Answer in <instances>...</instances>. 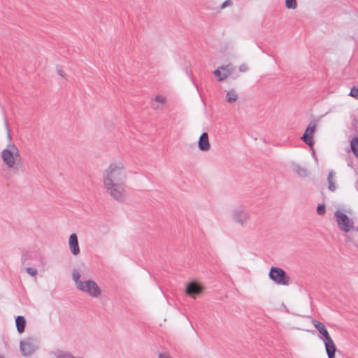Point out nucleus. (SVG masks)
Segmentation results:
<instances>
[{
  "mask_svg": "<svg viewBox=\"0 0 358 358\" xmlns=\"http://www.w3.org/2000/svg\"><path fill=\"white\" fill-rule=\"evenodd\" d=\"M127 178L126 169L121 162L112 163L103 171V186L107 194L118 203L127 200Z\"/></svg>",
  "mask_w": 358,
  "mask_h": 358,
  "instance_id": "1",
  "label": "nucleus"
},
{
  "mask_svg": "<svg viewBox=\"0 0 358 358\" xmlns=\"http://www.w3.org/2000/svg\"><path fill=\"white\" fill-rule=\"evenodd\" d=\"M80 274L77 269H73L72 271V278L76 284L78 289L87 293L90 296L97 298L101 295V290L92 280L82 281L80 279Z\"/></svg>",
  "mask_w": 358,
  "mask_h": 358,
  "instance_id": "2",
  "label": "nucleus"
},
{
  "mask_svg": "<svg viewBox=\"0 0 358 358\" xmlns=\"http://www.w3.org/2000/svg\"><path fill=\"white\" fill-rule=\"evenodd\" d=\"M314 327L324 338V346L329 358H334L336 347L324 324L316 320L312 321Z\"/></svg>",
  "mask_w": 358,
  "mask_h": 358,
  "instance_id": "3",
  "label": "nucleus"
},
{
  "mask_svg": "<svg viewBox=\"0 0 358 358\" xmlns=\"http://www.w3.org/2000/svg\"><path fill=\"white\" fill-rule=\"evenodd\" d=\"M39 348V341L33 337H28L22 340L20 343V349L22 355L30 356Z\"/></svg>",
  "mask_w": 358,
  "mask_h": 358,
  "instance_id": "4",
  "label": "nucleus"
},
{
  "mask_svg": "<svg viewBox=\"0 0 358 358\" xmlns=\"http://www.w3.org/2000/svg\"><path fill=\"white\" fill-rule=\"evenodd\" d=\"M268 277L278 285H288L289 284V277L287 275L286 272L280 267H271L268 273Z\"/></svg>",
  "mask_w": 358,
  "mask_h": 358,
  "instance_id": "5",
  "label": "nucleus"
},
{
  "mask_svg": "<svg viewBox=\"0 0 358 358\" xmlns=\"http://www.w3.org/2000/svg\"><path fill=\"white\" fill-rule=\"evenodd\" d=\"M232 220L241 227L245 226L250 220V213L243 207L234 208L231 213Z\"/></svg>",
  "mask_w": 358,
  "mask_h": 358,
  "instance_id": "6",
  "label": "nucleus"
},
{
  "mask_svg": "<svg viewBox=\"0 0 358 358\" xmlns=\"http://www.w3.org/2000/svg\"><path fill=\"white\" fill-rule=\"evenodd\" d=\"M337 224L339 227V229L344 231L348 232L351 229V228H354V222L352 219H350L348 215L345 213H342L340 210L336 211L334 214Z\"/></svg>",
  "mask_w": 358,
  "mask_h": 358,
  "instance_id": "7",
  "label": "nucleus"
},
{
  "mask_svg": "<svg viewBox=\"0 0 358 358\" xmlns=\"http://www.w3.org/2000/svg\"><path fill=\"white\" fill-rule=\"evenodd\" d=\"M3 169L8 172L15 173L22 166L21 158H2Z\"/></svg>",
  "mask_w": 358,
  "mask_h": 358,
  "instance_id": "8",
  "label": "nucleus"
},
{
  "mask_svg": "<svg viewBox=\"0 0 358 358\" xmlns=\"http://www.w3.org/2000/svg\"><path fill=\"white\" fill-rule=\"evenodd\" d=\"M234 67L231 64L221 65L213 71L214 76L217 78V81H223L233 73Z\"/></svg>",
  "mask_w": 358,
  "mask_h": 358,
  "instance_id": "9",
  "label": "nucleus"
},
{
  "mask_svg": "<svg viewBox=\"0 0 358 358\" xmlns=\"http://www.w3.org/2000/svg\"><path fill=\"white\" fill-rule=\"evenodd\" d=\"M316 126L317 124L315 122H310L301 138L302 140L310 147L313 145V137L316 129Z\"/></svg>",
  "mask_w": 358,
  "mask_h": 358,
  "instance_id": "10",
  "label": "nucleus"
},
{
  "mask_svg": "<svg viewBox=\"0 0 358 358\" xmlns=\"http://www.w3.org/2000/svg\"><path fill=\"white\" fill-rule=\"evenodd\" d=\"M291 169L294 173H295L299 177L301 178H306L310 174V172L307 169V167L296 162H292Z\"/></svg>",
  "mask_w": 358,
  "mask_h": 358,
  "instance_id": "11",
  "label": "nucleus"
},
{
  "mask_svg": "<svg viewBox=\"0 0 358 358\" xmlns=\"http://www.w3.org/2000/svg\"><path fill=\"white\" fill-rule=\"evenodd\" d=\"M69 245L71 252L73 255H78L80 252L78 239L76 234H72L69 238Z\"/></svg>",
  "mask_w": 358,
  "mask_h": 358,
  "instance_id": "12",
  "label": "nucleus"
},
{
  "mask_svg": "<svg viewBox=\"0 0 358 358\" xmlns=\"http://www.w3.org/2000/svg\"><path fill=\"white\" fill-rule=\"evenodd\" d=\"M202 291L203 287L199 283L192 281L187 285L185 292L191 296H194L200 294Z\"/></svg>",
  "mask_w": 358,
  "mask_h": 358,
  "instance_id": "13",
  "label": "nucleus"
},
{
  "mask_svg": "<svg viewBox=\"0 0 358 358\" xmlns=\"http://www.w3.org/2000/svg\"><path fill=\"white\" fill-rule=\"evenodd\" d=\"M18 149L14 145H8L2 150L1 157H19Z\"/></svg>",
  "mask_w": 358,
  "mask_h": 358,
  "instance_id": "14",
  "label": "nucleus"
},
{
  "mask_svg": "<svg viewBox=\"0 0 358 358\" xmlns=\"http://www.w3.org/2000/svg\"><path fill=\"white\" fill-rule=\"evenodd\" d=\"M199 148L200 150L206 151L209 150L210 143L208 141V136L207 133H203L199 140Z\"/></svg>",
  "mask_w": 358,
  "mask_h": 358,
  "instance_id": "15",
  "label": "nucleus"
},
{
  "mask_svg": "<svg viewBox=\"0 0 358 358\" xmlns=\"http://www.w3.org/2000/svg\"><path fill=\"white\" fill-rule=\"evenodd\" d=\"M15 324L17 331L22 334L24 331L26 320L23 316H17L15 319Z\"/></svg>",
  "mask_w": 358,
  "mask_h": 358,
  "instance_id": "16",
  "label": "nucleus"
},
{
  "mask_svg": "<svg viewBox=\"0 0 358 358\" xmlns=\"http://www.w3.org/2000/svg\"><path fill=\"white\" fill-rule=\"evenodd\" d=\"M238 99V94L236 90H230L227 91L226 94V101L229 103H232L235 102Z\"/></svg>",
  "mask_w": 358,
  "mask_h": 358,
  "instance_id": "17",
  "label": "nucleus"
},
{
  "mask_svg": "<svg viewBox=\"0 0 358 358\" xmlns=\"http://www.w3.org/2000/svg\"><path fill=\"white\" fill-rule=\"evenodd\" d=\"M154 101L157 103V105H154V108L159 109L165 103L166 97L163 95H156L154 98Z\"/></svg>",
  "mask_w": 358,
  "mask_h": 358,
  "instance_id": "18",
  "label": "nucleus"
},
{
  "mask_svg": "<svg viewBox=\"0 0 358 358\" xmlns=\"http://www.w3.org/2000/svg\"><path fill=\"white\" fill-rule=\"evenodd\" d=\"M334 176V171H329V173L328 174V178H327V180H328V183H329L328 188L331 192H334L336 189L335 182L333 180Z\"/></svg>",
  "mask_w": 358,
  "mask_h": 358,
  "instance_id": "19",
  "label": "nucleus"
},
{
  "mask_svg": "<svg viewBox=\"0 0 358 358\" xmlns=\"http://www.w3.org/2000/svg\"><path fill=\"white\" fill-rule=\"evenodd\" d=\"M350 147L355 157H358V138L355 137L352 139Z\"/></svg>",
  "mask_w": 358,
  "mask_h": 358,
  "instance_id": "20",
  "label": "nucleus"
},
{
  "mask_svg": "<svg viewBox=\"0 0 358 358\" xmlns=\"http://www.w3.org/2000/svg\"><path fill=\"white\" fill-rule=\"evenodd\" d=\"M285 6L287 9L294 10L297 8L296 0H285Z\"/></svg>",
  "mask_w": 358,
  "mask_h": 358,
  "instance_id": "21",
  "label": "nucleus"
},
{
  "mask_svg": "<svg viewBox=\"0 0 358 358\" xmlns=\"http://www.w3.org/2000/svg\"><path fill=\"white\" fill-rule=\"evenodd\" d=\"M326 211V206L324 204H320L317 206V213L320 215H322L325 213Z\"/></svg>",
  "mask_w": 358,
  "mask_h": 358,
  "instance_id": "22",
  "label": "nucleus"
},
{
  "mask_svg": "<svg viewBox=\"0 0 358 358\" xmlns=\"http://www.w3.org/2000/svg\"><path fill=\"white\" fill-rule=\"evenodd\" d=\"M349 95L358 100V87H352Z\"/></svg>",
  "mask_w": 358,
  "mask_h": 358,
  "instance_id": "23",
  "label": "nucleus"
},
{
  "mask_svg": "<svg viewBox=\"0 0 358 358\" xmlns=\"http://www.w3.org/2000/svg\"><path fill=\"white\" fill-rule=\"evenodd\" d=\"M26 271L31 276H35L37 274V270L35 268L27 267Z\"/></svg>",
  "mask_w": 358,
  "mask_h": 358,
  "instance_id": "24",
  "label": "nucleus"
},
{
  "mask_svg": "<svg viewBox=\"0 0 358 358\" xmlns=\"http://www.w3.org/2000/svg\"><path fill=\"white\" fill-rule=\"evenodd\" d=\"M57 358H75L73 355L69 353L62 352L57 355Z\"/></svg>",
  "mask_w": 358,
  "mask_h": 358,
  "instance_id": "25",
  "label": "nucleus"
},
{
  "mask_svg": "<svg viewBox=\"0 0 358 358\" xmlns=\"http://www.w3.org/2000/svg\"><path fill=\"white\" fill-rule=\"evenodd\" d=\"M232 4V2L231 0H226L224 2L222 3V4L221 5V8H224L227 6H229Z\"/></svg>",
  "mask_w": 358,
  "mask_h": 358,
  "instance_id": "26",
  "label": "nucleus"
},
{
  "mask_svg": "<svg viewBox=\"0 0 358 358\" xmlns=\"http://www.w3.org/2000/svg\"><path fill=\"white\" fill-rule=\"evenodd\" d=\"M248 70V66L245 64H243L239 66V71L241 72H246Z\"/></svg>",
  "mask_w": 358,
  "mask_h": 358,
  "instance_id": "27",
  "label": "nucleus"
},
{
  "mask_svg": "<svg viewBox=\"0 0 358 358\" xmlns=\"http://www.w3.org/2000/svg\"><path fill=\"white\" fill-rule=\"evenodd\" d=\"M159 358H172L168 353H160Z\"/></svg>",
  "mask_w": 358,
  "mask_h": 358,
  "instance_id": "28",
  "label": "nucleus"
},
{
  "mask_svg": "<svg viewBox=\"0 0 358 358\" xmlns=\"http://www.w3.org/2000/svg\"><path fill=\"white\" fill-rule=\"evenodd\" d=\"M57 73L62 76V77H65V74L64 73V71L60 69H57Z\"/></svg>",
  "mask_w": 358,
  "mask_h": 358,
  "instance_id": "29",
  "label": "nucleus"
},
{
  "mask_svg": "<svg viewBox=\"0 0 358 358\" xmlns=\"http://www.w3.org/2000/svg\"><path fill=\"white\" fill-rule=\"evenodd\" d=\"M356 231H358V227L353 228Z\"/></svg>",
  "mask_w": 358,
  "mask_h": 358,
  "instance_id": "30",
  "label": "nucleus"
},
{
  "mask_svg": "<svg viewBox=\"0 0 358 358\" xmlns=\"http://www.w3.org/2000/svg\"><path fill=\"white\" fill-rule=\"evenodd\" d=\"M25 261H26V259H25V258H24V259H23V263H24V264L25 263Z\"/></svg>",
  "mask_w": 358,
  "mask_h": 358,
  "instance_id": "31",
  "label": "nucleus"
},
{
  "mask_svg": "<svg viewBox=\"0 0 358 358\" xmlns=\"http://www.w3.org/2000/svg\"><path fill=\"white\" fill-rule=\"evenodd\" d=\"M0 358H3V357H0Z\"/></svg>",
  "mask_w": 358,
  "mask_h": 358,
  "instance_id": "32",
  "label": "nucleus"
}]
</instances>
